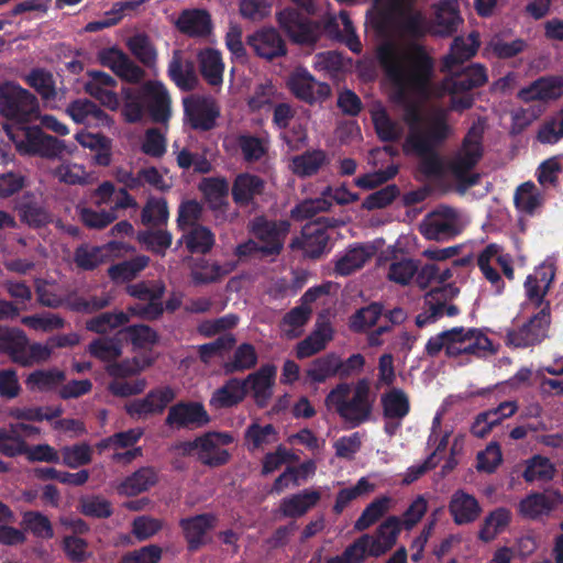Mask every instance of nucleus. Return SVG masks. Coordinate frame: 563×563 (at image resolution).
I'll return each instance as SVG.
<instances>
[{"label":"nucleus","mask_w":563,"mask_h":563,"mask_svg":"<svg viewBox=\"0 0 563 563\" xmlns=\"http://www.w3.org/2000/svg\"><path fill=\"white\" fill-rule=\"evenodd\" d=\"M200 73L210 86H220L223 81L224 64L221 53L207 48L199 55Z\"/></svg>","instance_id":"obj_42"},{"label":"nucleus","mask_w":563,"mask_h":563,"mask_svg":"<svg viewBox=\"0 0 563 563\" xmlns=\"http://www.w3.org/2000/svg\"><path fill=\"white\" fill-rule=\"evenodd\" d=\"M371 534H363L349 544L340 555L329 558L333 563H363L371 551Z\"/></svg>","instance_id":"obj_62"},{"label":"nucleus","mask_w":563,"mask_h":563,"mask_svg":"<svg viewBox=\"0 0 563 563\" xmlns=\"http://www.w3.org/2000/svg\"><path fill=\"white\" fill-rule=\"evenodd\" d=\"M234 442L230 432L209 431L199 437L198 461L209 467H219L229 463L231 454L222 446Z\"/></svg>","instance_id":"obj_19"},{"label":"nucleus","mask_w":563,"mask_h":563,"mask_svg":"<svg viewBox=\"0 0 563 563\" xmlns=\"http://www.w3.org/2000/svg\"><path fill=\"white\" fill-rule=\"evenodd\" d=\"M265 188L266 183L262 177L251 173H241L233 180L232 199L239 207H249L264 194Z\"/></svg>","instance_id":"obj_24"},{"label":"nucleus","mask_w":563,"mask_h":563,"mask_svg":"<svg viewBox=\"0 0 563 563\" xmlns=\"http://www.w3.org/2000/svg\"><path fill=\"white\" fill-rule=\"evenodd\" d=\"M445 73L448 75L442 80L441 88L449 95L470 92L488 81L487 69L482 64H471Z\"/></svg>","instance_id":"obj_17"},{"label":"nucleus","mask_w":563,"mask_h":563,"mask_svg":"<svg viewBox=\"0 0 563 563\" xmlns=\"http://www.w3.org/2000/svg\"><path fill=\"white\" fill-rule=\"evenodd\" d=\"M246 394L245 382L230 378L223 386L214 390L210 398V406L216 409L231 408L243 401Z\"/></svg>","instance_id":"obj_35"},{"label":"nucleus","mask_w":563,"mask_h":563,"mask_svg":"<svg viewBox=\"0 0 563 563\" xmlns=\"http://www.w3.org/2000/svg\"><path fill=\"white\" fill-rule=\"evenodd\" d=\"M214 523L216 517L212 514H200L179 520V527L190 552L197 551L205 544V536L214 527Z\"/></svg>","instance_id":"obj_26"},{"label":"nucleus","mask_w":563,"mask_h":563,"mask_svg":"<svg viewBox=\"0 0 563 563\" xmlns=\"http://www.w3.org/2000/svg\"><path fill=\"white\" fill-rule=\"evenodd\" d=\"M257 360L254 345L242 343L235 349L232 360L223 364V371L229 375L252 369L256 366Z\"/></svg>","instance_id":"obj_50"},{"label":"nucleus","mask_w":563,"mask_h":563,"mask_svg":"<svg viewBox=\"0 0 563 563\" xmlns=\"http://www.w3.org/2000/svg\"><path fill=\"white\" fill-rule=\"evenodd\" d=\"M157 482V474L153 467H141L128 476L119 486V492L126 496H136L148 490Z\"/></svg>","instance_id":"obj_41"},{"label":"nucleus","mask_w":563,"mask_h":563,"mask_svg":"<svg viewBox=\"0 0 563 563\" xmlns=\"http://www.w3.org/2000/svg\"><path fill=\"white\" fill-rule=\"evenodd\" d=\"M560 503H562V495L559 492L531 493L520 501L519 510L525 517L536 519L548 515Z\"/></svg>","instance_id":"obj_30"},{"label":"nucleus","mask_w":563,"mask_h":563,"mask_svg":"<svg viewBox=\"0 0 563 563\" xmlns=\"http://www.w3.org/2000/svg\"><path fill=\"white\" fill-rule=\"evenodd\" d=\"M514 202L519 212L533 216L543 206L544 195L529 180L516 188Z\"/></svg>","instance_id":"obj_38"},{"label":"nucleus","mask_w":563,"mask_h":563,"mask_svg":"<svg viewBox=\"0 0 563 563\" xmlns=\"http://www.w3.org/2000/svg\"><path fill=\"white\" fill-rule=\"evenodd\" d=\"M122 115L128 123L140 122L147 110L155 123H166L170 115V96L163 82L147 80L136 88L123 87Z\"/></svg>","instance_id":"obj_3"},{"label":"nucleus","mask_w":563,"mask_h":563,"mask_svg":"<svg viewBox=\"0 0 563 563\" xmlns=\"http://www.w3.org/2000/svg\"><path fill=\"white\" fill-rule=\"evenodd\" d=\"M154 360L150 356L133 357L131 360H123L121 362H113L109 364L106 369L107 373L117 379H123L140 374L145 368L152 366Z\"/></svg>","instance_id":"obj_56"},{"label":"nucleus","mask_w":563,"mask_h":563,"mask_svg":"<svg viewBox=\"0 0 563 563\" xmlns=\"http://www.w3.org/2000/svg\"><path fill=\"white\" fill-rule=\"evenodd\" d=\"M126 47L131 54L145 67L152 68L157 62V49L151 37L144 33H136L126 40Z\"/></svg>","instance_id":"obj_40"},{"label":"nucleus","mask_w":563,"mask_h":563,"mask_svg":"<svg viewBox=\"0 0 563 563\" xmlns=\"http://www.w3.org/2000/svg\"><path fill=\"white\" fill-rule=\"evenodd\" d=\"M433 18L429 19L426 12L418 8L416 11L423 16V34L415 37V41L423 40L427 35L450 37L455 34L463 23L456 0H440L433 4Z\"/></svg>","instance_id":"obj_8"},{"label":"nucleus","mask_w":563,"mask_h":563,"mask_svg":"<svg viewBox=\"0 0 563 563\" xmlns=\"http://www.w3.org/2000/svg\"><path fill=\"white\" fill-rule=\"evenodd\" d=\"M228 271L213 262L206 258H197L190 268V278L195 286L209 285L219 282Z\"/></svg>","instance_id":"obj_47"},{"label":"nucleus","mask_w":563,"mask_h":563,"mask_svg":"<svg viewBox=\"0 0 563 563\" xmlns=\"http://www.w3.org/2000/svg\"><path fill=\"white\" fill-rule=\"evenodd\" d=\"M401 519L389 516L376 529L375 536H371L369 556L378 558L388 552L397 542L401 531Z\"/></svg>","instance_id":"obj_28"},{"label":"nucleus","mask_w":563,"mask_h":563,"mask_svg":"<svg viewBox=\"0 0 563 563\" xmlns=\"http://www.w3.org/2000/svg\"><path fill=\"white\" fill-rule=\"evenodd\" d=\"M484 122L481 120L474 122L449 162L451 174L465 188L473 187L479 181V175L471 172L484 156Z\"/></svg>","instance_id":"obj_5"},{"label":"nucleus","mask_w":563,"mask_h":563,"mask_svg":"<svg viewBox=\"0 0 563 563\" xmlns=\"http://www.w3.org/2000/svg\"><path fill=\"white\" fill-rule=\"evenodd\" d=\"M374 402L375 395L367 378L358 379L353 389L349 383H339L324 398L327 409L334 411L349 428H357L368 421Z\"/></svg>","instance_id":"obj_2"},{"label":"nucleus","mask_w":563,"mask_h":563,"mask_svg":"<svg viewBox=\"0 0 563 563\" xmlns=\"http://www.w3.org/2000/svg\"><path fill=\"white\" fill-rule=\"evenodd\" d=\"M384 314V307L380 302H372L357 309L349 319V328L354 333H363L374 327L377 320Z\"/></svg>","instance_id":"obj_48"},{"label":"nucleus","mask_w":563,"mask_h":563,"mask_svg":"<svg viewBox=\"0 0 563 563\" xmlns=\"http://www.w3.org/2000/svg\"><path fill=\"white\" fill-rule=\"evenodd\" d=\"M88 352L91 356L103 361L111 362L122 354L121 343L112 338H98L90 342Z\"/></svg>","instance_id":"obj_64"},{"label":"nucleus","mask_w":563,"mask_h":563,"mask_svg":"<svg viewBox=\"0 0 563 563\" xmlns=\"http://www.w3.org/2000/svg\"><path fill=\"white\" fill-rule=\"evenodd\" d=\"M210 422V416L199 401H178L168 408L164 424L170 429H197Z\"/></svg>","instance_id":"obj_18"},{"label":"nucleus","mask_w":563,"mask_h":563,"mask_svg":"<svg viewBox=\"0 0 563 563\" xmlns=\"http://www.w3.org/2000/svg\"><path fill=\"white\" fill-rule=\"evenodd\" d=\"M200 190L206 197L210 209L224 210L228 206L229 183L225 178H206L200 184Z\"/></svg>","instance_id":"obj_43"},{"label":"nucleus","mask_w":563,"mask_h":563,"mask_svg":"<svg viewBox=\"0 0 563 563\" xmlns=\"http://www.w3.org/2000/svg\"><path fill=\"white\" fill-rule=\"evenodd\" d=\"M320 497L319 492L305 489L301 493L282 499L279 512L285 518L301 517L319 501Z\"/></svg>","instance_id":"obj_36"},{"label":"nucleus","mask_w":563,"mask_h":563,"mask_svg":"<svg viewBox=\"0 0 563 563\" xmlns=\"http://www.w3.org/2000/svg\"><path fill=\"white\" fill-rule=\"evenodd\" d=\"M21 155H38L54 158L65 150L64 142L43 132L40 126H3Z\"/></svg>","instance_id":"obj_7"},{"label":"nucleus","mask_w":563,"mask_h":563,"mask_svg":"<svg viewBox=\"0 0 563 563\" xmlns=\"http://www.w3.org/2000/svg\"><path fill=\"white\" fill-rule=\"evenodd\" d=\"M65 379V372L60 369H36L27 376L25 384L31 390L48 391L60 385Z\"/></svg>","instance_id":"obj_52"},{"label":"nucleus","mask_w":563,"mask_h":563,"mask_svg":"<svg viewBox=\"0 0 563 563\" xmlns=\"http://www.w3.org/2000/svg\"><path fill=\"white\" fill-rule=\"evenodd\" d=\"M168 217L169 211L166 199L155 197L147 199L141 213L142 223L152 227L166 224Z\"/></svg>","instance_id":"obj_61"},{"label":"nucleus","mask_w":563,"mask_h":563,"mask_svg":"<svg viewBox=\"0 0 563 563\" xmlns=\"http://www.w3.org/2000/svg\"><path fill=\"white\" fill-rule=\"evenodd\" d=\"M467 43L464 37L456 36L450 47V52L443 57L441 71H451L460 68L464 62L471 59L477 53L479 43L475 34H470Z\"/></svg>","instance_id":"obj_31"},{"label":"nucleus","mask_w":563,"mask_h":563,"mask_svg":"<svg viewBox=\"0 0 563 563\" xmlns=\"http://www.w3.org/2000/svg\"><path fill=\"white\" fill-rule=\"evenodd\" d=\"M390 501V497L380 496L369 503L355 521V530L364 531L377 522L387 512Z\"/></svg>","instance_id":"obj_60"},{"label":"nucleus","mask_w":563,"mask_h":563,"mask_svg":"<svg viewBox=\"0 0 563 563\" xmlns=\"http://www.w3.org/2000/svg\"><path fill=\"white\" fill-rule=\"evenodd\" d=\"M383 416L387 420L401 421L410 411L408 395L401 388L393 387L380 397Z\"/></svg>","instance_id":"obj_37"},{"label":"nucleus","mask_w":563,"mask_h":563,"mask_svg":"<svg viewBox=\"0 0 563 563\" xmlns=\"http://www.w3.org/2000/svg\"><path fill=\"white\" fill-rule=\"evenodd\" d=\"M27 343L29 338L22 329L0 325V353L13 363L21 365Z\"/></svg>","instance_id":"obj_33"},{"label":"nucleus","mask_w":563,"mask_h":563,"mask_svg":"<svg viewBox=\"0 0 563 563\" xmlns=\"http://www.w3.org/2000/svg\"><path fill=\"white\" fill-rule=\"evenodd\" d=\"M78 508L84 516L90 518L107 519L113 515L112 504L98 495L81 497Z\"/></svg>","instance_id":"obj_63"},{"label":"nucleus","mask_w":563,"mask_h":563,"mask_svg":"<svg viewBox=\"0 0 563 563\" xmlns=\"http://www.w3.org/2000/svg\"><path fill=\"white\" fill-rule=\"evenodd\" d=\"M289 229L288 220H268L265 216H257L250 222V232L263 243L262 254L265 256L280 254Z\"/></svg>","instance_id":"obj_13"},{"label":"nucleus","mask_w":563,"mask_h":563,"mask_svg":"<svg viewBox=\"0 0 563 563\" xmlns=\"http://www.w3.org/2000/svg\"><path fill=\"white\" fill-rule=\"evenodd\" d=\"M175 24L180 33L189 37H205L212 30L211 15L205 9L183 10Z\"/></svg>","instance_id":"obj_27"},{"label":"nucleus","mask_w":563,"mask_h":563,"mask_svg":"<svg viewBox=\"0 0 563 563\" xmlns=\"http://www.w3.org/2000/svg\"><path fill=\"white\" fill-rule=\"evenodd\" d=\"M554 474L555 467L548 457L533 455L527 461L522 477L527 483L549 482L554 477Z\"/></svg>","instance_id":"obj_57"},{"label":"nucleus","mask_w":563,"mask_h":563,"mask_svg":"<svg viewBox=\"0 0 563 563\" xmlns=\"http://www.w3.org/2000/svg\"><path fill=\"white\" fill-rule=\"evenodd\" d=\"M373 25L380 35L394 30L399 36L415 41L423 34V16L416 11V0H389L377 13Z\"/></svg>","instance_id":"obj_4"},{"label":"nucleus","mask_w":563,"mask_h":563,"mask_svg":"<svg viewBox=\"0 0 563 563\" xmlns=\"http://www.w3.org/2000/svg\"><path fill=\"white\" fill-rule=\"evenodd\" d=\"M244 440L250 451H256L277 441V430L273 424L261 426L253 422L246 428Z\"/></svg>","instance_id":"obj_58"},{"label":"nucleus","mask_w":563,"mask_h":563,"mask_svg":"<svg viewBox=\"0 0 563 563\" xmlns=\"http://www.w3.org/2000/svg\"><path fill=\"white\" fill-rule=\"evenodd\" d=\"M562 88V78L542 77L533 81L529 87L522 88L519 97L525 101L553 100L561 96Z\"/></svg>","instance_id":"obj_34"},{"label":"nucleus","mask_w":563,"mask_h":563,"mask_svg":"<svg viewBox=\"0 0 563 563\" xmlns=\"http://www.w3.org/2000/svg\"><path fill=\"white\" fill-rule=\"evenodd\" d=\"M286 86L298 100L308 104L325 101L332 91L329 84L317 81L308 69L301 66L288 75Z\"/></svg>","instance_id":"obj_14"},{"label":"nucleus","mask_w":563,"mask_h":563,"mask_svg":"<svg viewBox=\"0 0 563 563\" xmlns=\"http://www.w3.org/2000/svg\"><path fill=\"white\" fill-rule=\"evenodd\" d=\"M130 321L129 314L123 311L102 312L86 322V329L90 332L104 334L118 329Z\"/></svg>","instance_id":"obj_59"},{"label":"nucleus","mask_w":563,"mask_h":563,"mask_svg":"<svg viewBox=\"0 0 563 563\" xmlns=\"http://www.w3.org/2000/svg\"><path fill=\"white\" fill-rule=\"evenodd\" d=\"M66 113L75 123L88 126H110L111 118L89 99L73 100L66 108Z\"/></svg>","instance_id":"obj_25"},{"label":"nucleus","mask_w":563,"mask_h":563,"mask_svg":"<svg viewBox=\"0 0 563 563\" xmlns=\"http://www.w3.org/2000/svg\"><path fill=\"white\" fill-rule=\"evenodd\" d=\"M276 20L291 42L296 44L313 45L320 37L319 23L298 9L285 8L277 12Z\"/></svg>","instance_id":"obj_9"},{"label":"nucleus","mask_w":563,"mask_h":563,"mask_svg":"<svg viewBox=\"0 0 563 563\" xmlns=\"http://www.w3.org/2000/svg\"><path fill=\"white\" fill-rule=\"evenodd\" d=\"M0 115L10 121L3 126H24L40 118V103L34 93L14 81L0 84Z\"/></svg>","instance_id":"obj_6"},{"label":"nucleus","mask_w":563,"mask_h":563,"mask_svg":"<svg viewBox=\"0 0 563 563\" xmlns=\"http://www.w3.org/2000/svg\"><path fill=\"white\" fill-rule=\"evenodd\" d=\"M419 231L430 241L443 242L455 238L460 233L456 210L441 206L426 216L419 225Z\"/></svg>","instance_id":"obj_15"},{"label":"nucleus","mask_w":563,"mask_h":563,"mask_svg":"<svg viewBox=\"0 0 563 563\" xmlns=\"http://www.w3.org/2000/svg\"><path fill=\"white\" fill-rule=\"evenodd\" d=\"M321 221L328 227H332L328 218H319L316 223H308L301 230V235L296 236L290 242L291 250H301L305 257L318 260L331 251L329 245L330 236L325 228L321 227Z\"/></svg>","instance_id":"obj_16"},{"label":"nucleus","mask_w":563,"mask_h":563,"mask_svg":"<svg viewBox=\"0 0 563 563\" xmlns=\"http://www.w3.org/2000/svg\"><path fill=\"white\" fill-rule=\"evenodd\" d=\"M169 78L183 91H191L196 88L198 79L192 63L184 65L178 55H174L167 69Z\"/></svg>","instance_id":"obj_45"},{"label":"nucleus","mask_w":563,"mask_h":563,"mask_svg":"<svg viewBox=\"0 0 563 563\" xmlns=\"http://www.w3.org/2000/svg\"><path fill=\"white\" fill-rule=\"evenodd\" d=\"M176 397V390L172 386H158L152 388L144 397L128 401L124 411L134 420H145L162 415Z\"/></svg>","instance_id":"obj_11"},{"label":"nucleus","mask_w":563,"mask_h":563,"mask_svg":"<svg viewBox=\"0 0 563 563\" xmlns=\"http://www.w3.org/2000/svg\"><path fill=\"white\" fill-rule=\"evenodd\" d=\"M216 244L214 233L206 225H195L183 232L177 246L185 245L190 254L206 255Z\"/></svg>","instance_id":"obj_32"},{"label":"nucleus","mask_w":563,"mask_h":563,"mask_svg":"<svg viewBox=\"0 0 563 563\" xmlns=\"http://www.w3.org/2000/svg\"><path fill=\"white\" fill-rule=\"evenodd\" d=\"M551 324V303L545 305L518 329H509L506 343L515 347H528L541 343Z\"/></svg>","instance_id":"obj_10"},{"label":"nucleus","mask_w":563,"mask_h":563,"mask_svg":"<svg viewBox=\"0 0 563 563\" xmlns=\"http://www.w3.org/2000/svg\"><path fill=\"white\" fill-rule=\"evenodd\" d=\"M328 163L327 153L322 150L306 151L291 159L292 172L299 177H310Z\"/></svg>","instance_id":"obj_44"},{"label":"nucleus","mask_w":563,"mask_h":563,"mask_svg":"<svg viewBox=\"0 0 563 563\" xmlns=\"http://www.w3.org/2000/svg\"><path fill=\"white\" fill-rule=\"evenodd\" d=\"M236 144L243 161L247 164L262 161L269 150V142L266 139L252 134H240L236 137Z\"/></svg>","instance_id":"obj_46"},{"label":"nucleus","mask_w":563,"mask_h":563,"mask_svg":"<svg viewBox=\"0 0 563 563\" xmlns=\"http://www.w3.org/2000/svg\"><path fill=\"white\" fill-rule=\"evenodd\" d=\"M275 377L276 367L273 364H265L242 380L245 382V389H249L247 385L250 384V389L258 408L267 407L273 396Z\"/></svg>","instance_id":"obj_23"},{"label":"nucleus","mask_w":563,"mask_h":563,"mask_svg":"<svg viewBox=\"0 0 563 563\" xmlns=\"http://www.w3.org/2000/svg\"><path fill=\"white\" fill-rule=\"evenodd\" d=\"M15 209L20 220L29 227L42 228L51 222V214L32 191L23 192L16 201Z\"/></svg>","instance_id":"obj_29"},{"label":"nucleus","mask_w":563,"mask_h":563,"mask_svg":"<svg viewBox=\"0 0 563 563\" xmlns=\"http://www.w3.org/2000/svg\"><path fill=\"white\" fill-rule=\"evenodd\" d=\"M118 334L122 335L135 349H145L155 345L158 333L146 324H132L121 329Z\"/></svg>","instance_id":"obj_55"},{"label":"nucleus","mask_w":563,"mask_h":563,"mask_svg":"<svg viewBox=\"0 0 563 563\" xmlns=\"http://www.w3.org/2000/svg\"><path fill=\"white\" fill-rule=\"evenodd\" d=\"M376 57L394 87V101L405 108L404 120L409 128L408 135L418 132L422 128V114L412 99L429 96L434 71L433 58L420 44L400 53L389 41L377 47Z\"/></svg>","instance_id":"obj_1"},{"label":"nucleus","mask_w":563,"mask_h":563,"mask_svg":"<svg viewBox=\"0 0 563 563\" xmlns=\"http://www.w3.org/2000/svg\"><path fill=\"white\" fill-rule=\"evenodd\" d=\"M451 133L444 112L437 113L429 123L428 129H420L418 132L407 135L404 150L407 153H426L435 150L444 143Z\"/></svg>","instance_id":"obj_12"},{"label":"nucleus","mask_w":563,"mask_h":563,"mask_svg":"<svg viewBox=\"0 0 563 563\" xmlns=\"http://www.w3.org/2000/svg\"><path fill=\"white\" fill-rule=\"evenodd\" d=\"M148 263V256L136 255L130 260L111 265L108 269V275L114 282H130L146 268Z\"/></svg>","instance_id":"obj_51"},{"label":"nucleus","mask_w":563,"mask_h":563,"mask_svg":"<svg viewBox=\"0 0 563 563\" xmlns=\"http://www.w3.org/2000/svg\"><path fill=\"white\" fill-rule=\"evenodd\" d=\"M25 82L46 102L55 100L57 97L54 76L44 68H33L26 75Z\"/></svg>","instance_id":"obj_49"},{"label":"nucleus","mask_w":563,"mask_h":563,"mask_svg":"<svg viewBox=\"0 0 563 563\" xmlns=\"http://www.w3.org/2000/svg\"><path fill=\"white\" fill-rule=\"evenodd\" d=\"M246 44L254 51L255 55L267 60L287 54L286 42L275 27H262L247 35Z\"/></svg>","instance_id":"obj_21"},{"label":"nucleus","mask_w":563,"mask_h":563,"mask_svg":"<svg viewBox=\"0 0 563 563\" xmlns=\"http://www.w3.org/2000/svg\"><path fill=\"white\" fill-rule=\"evenodd\" d=\"M336 354L328 353L313 360L306 371L310 383L321 384L328 378L338 376Z\"/></svg>","instance_id":"obj_54"},{"label":"nucleus","mask_w":563,"mask_h":563,"mask_svg":"<svg viewBox=\"0 0 563 563\" xmlns=\"http://www.w3.org/2000/svg\"><path fill=\"white\" fill-rule=\"evenodd\" d=\"M137 240L147 251L159 256H165L166 251L173 243V234L163 229H147L139 231Z\"/></svg>","instance_id":"obj_53"},{"label":"nucleus","mask_w":563,"mask_h":563,"mask_svg":"<svg viewBox=\"0 0 563 563\" xmlns=\"http://www.w3.org/2000/svg\"><path fill=\"white\" fill-rule=\"evenodd\" d=\"M183 103L185 118L194 130L210 131L214 128L220 113L212 100L190 96L185 98Z\"/></svg>","instance_id":"obj_20"},{"label":"nucleus","mask_w":563,"mask_h":563,"mask_svg":"<svg viewBox=\"0 0 563 563\" xmlns=\"http://www.w3.org/2000/svg\"><path fill=\"white\" fill-rule=\"evenodd\" d=\"M511 521V511L506 507H498L490 511L483 520L478 531V539L483 542L493 541L504 532Z\"/></svg>","instance_id":"obj_39"},{"label":"nucleus","mask_w":563,"mask_h":563,"mask_svg":"<svg viewBox=\"0 0 563 563\" xmlns=\"http://www.w3.org/2000/svg\"><path fill=\"white\" fill-rule=\"evenodd\" d=\"M448 509L453 522L457 526L475 522L483 511L477 498L464 489H457L452 494Z\"/></svg>","instance_id":"obj_22"}]
</instances>
